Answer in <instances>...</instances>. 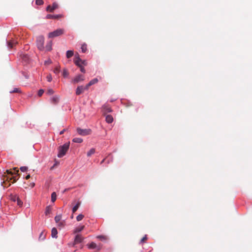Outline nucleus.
I'll use <instances>...</instances> for the list:
<instances>
[{
  "label": "nucleus",
  "instance_id": "f257e3e1",
  "mask_svg": "<svg viewBox=\"0 0 252 252\" xmlns=\"http://www.w3.org/2000/svg\"><path fill=\"white\" fill-rule=\"evenodd\" d=\"M18 172L19 170L17 167L6 170L2 175V177L3 178V181L1 182V186L3 188H7L11 185L10 183H9V182H11L12 183L16 182L18 180Z\"/></svg>",
  "mask_w": 252,
  "mask_h": 252
},
{
  "label": "nucleus",
  "instance_id": "f03ea898",
  "mask_svg": "<svg viewBox=\"0 0 252 252\" xmlns=\"http://www.w3.org/2000/svg\"><path fill=\"white\" fill-rule=\"evenodd\" d=\"M70 146V142H67L65 144H64L62 146H60L58 147V158H62L63 157L67 152V151L69 149Z\"/></svg>",
  "mask_w": 252,
  "mask_h": 252
},
{
  "label": "nucleus",
  "instance_id": "7ed1b4c3",
  "mask_svg": "<svg viewBox=\"0 0 252 252\" xmlns=\"http://www.w3.org/2000/svg\"><path fill=\"white\" fill-rule=\"evenodd\" d=\"M44 37L43 35H39L36 38V46L40 50H43L44 49Z\"/></svg>",
  "mask_w": 252,
  "mask_h": 252
},
{
  "label": "nucleus",
  "instance_id": "20e7f679",
  "mask_svg": "<svg viewBox=\"0 0 252 252\" xmlns=\"http://www.w3.org/2000/svg\"><path fill=\"white\" fill-rule=\"evenodd\" d=\"M64 33V30L62 29H57L48 34L49 38H53L62 35Z\"/></svg>",
  "mask_w": 252,
  "mask_h": 252
},
{
  "label": "nucleus",
  "instance_id": "39448f33",
  "mask_svg": "<svg viewBox=\"0 0 252 252\" xmlns=\"http://www.w3.org/2000/svg\"><path fill=\"white\" fill-rule=\"evenodd\" d=\"M77 133L81 135L85 136L90 134L91 130L90 129H81L80 128H77Z\"/></svg>",
  "mask_w": 252,
  "mask_h": 252
},
{
  "label": "nucleus",
  "instance_id": "423d86ee",
  "mask_svg": "<svg viewBox=\"0 0 252 252\" xmlns=\"http://www.w3.org/2000/svg\"><path fill=\"white\" fill-rule=\"evenodd\" d=\"M84 80V76L83 75H78L72 80V83L76 84Z\"/></svg>",
  "mask_w": 252,
  "mask_h": 252
},
{
  "label": "nucleus",
  "instance_id": "0eeeda50",
  "mask_svg": "<svg viewBox=\"0 0 252 252\" xmlns=\"http://www.w3.org/2000/svg\"><path fill=\"white\" fill-rule=\"evenodd\" d=\"M58 7L59 5L58 3L56 2H54L52 6L51 5H48L46 7V11L50 12H53L54 10L58 8Z\"/></svg>",
  "mask_w": 252,
  "mask_h": 252
},
{
  "label": "nucleus",
  "instance_id": "6e6552de",
  "mask_svg": "<svg viewBox=\"0 0 252 252\" xmlns=\"http://www.w3.org/2000/svg\"><path fill=\"white\" fill-rule=\"evenodd\" d=\"M86 89V86H78L76 91V94L79 95L84 93L85 90H87Z\"/></svg>",
  "mask_w": 252,
  "mask_h": 252
},
{
  "label": "nucleus",
  "instance_id": "1a4fd4ad",
  "mask_svg": "<svg viewBox=\"0 0 252 252\" xmlns=\"http://www.w3.org/2000/svg\"><path fill=\"white\" fill-rule=\"evenodd\" d=\"M81 62H82V60L79 58V55L77 54V55H75V58L74 60V63L77 66H78L79 67V66H80L81 65H82Z\"/></svg>",
  "mask_w": 252,
  "mask_h": 252
},
{
  "label": "nucleus",
  "instance_id": "9d476101",
  "mask_svg": "<svg viewBox=\"0 0 252 252\" xmlns=\"http://www.w3.org/2000/svg\"><path fill=\"white\" fill-rule=\"evenodd\" d=\"M17 44H18V42L14 39L7 41V46L9 48H13Z\"/></svg>",
  "mask_w": 252,
  "mask_h": 252
},
{
  "label": "nucleus",
  "instance_id": "9b49d317",
  "mask_svg": "<svg viewBox=\"0 0 252 252\" xmlns=\"http://www.w3.org/2000/svg\"><path fill=\"white\" fill-rule=\"evenodd\" d=\"M102 111H103V113L105 114L107 113L112 112V109L109 107V105L105 104L102 106Z\"/></svg>",
  "mask_w": 252,
  "mask_h": 252
},
{
  "label": "nucleus",
  "instance_id": "f8f14e48",
  "mask_svg": "<svg viewBox=\"0 0 252 252\" xmlns=\"http://www.w3.org/2000/svg\"><path fill=\"white\" fill-rule=\"evenodd\" d=\"M62 17V15L61 14H58V15H51V14H48L46 15V18L47 19H59Z\"/></svg>",
  "mask_w": 252,
  "mask_h": 252
},
{
  "label": "nucleus",
  "instance_id": "ddd939ff",
  "mask_svg": "<svg viewBox=\"0 0 252 252\" xmlns=\"http://www.w3.org/2000/svg\"><path fill=\"white\" fill-rule=\"evenodd\" d=\"M98 82V79L97 78H94L91 80L89 83L86 85V89H89V87L92 85Z\"/></svg>",
  "mask_w": 252,
  "mask_h": 252
},
{
  "label": "nucleus",
  "instance_id": "4468645a",
  "mask_svg": "<svg viewBox=\"0 0 252 252\" xmlns=\"http://www.w3.org/2000/svg\"><path fill=\"white\" fill-rule=\"evenodd\" d=\"M83 240V237L80 234H78L76 236L74 243L75 244H78L81 243Z\"/></svg>",
  "mask_w": 252,
  "mask_h": 252
},
{
  "label": "nucleus",
  "instance_id": "2eb2a0df",
  "mask_svg": "<svg viewBox=\"0 0 252 252\" xmlns=\"http://www.w3.org/2000/svg\"><path fill=\"white\" fill-rule=\"evenodd\" d=\"M58 231L56 228L54 227L52 228L51 231V235L53 238H57L58 237Z\"/></svg>",
  "mask_w": 252,
  "mask_h": 252
},
{
  "label": "nucleus",
  "instance_id": "dca6fc26",
  "mask_svg": "<svg viewBox=\"0 0 252 252\" xmlns=\"http://www.w3.org/2000/svg\"><path fill=\"white\" fill-rule=\"evenodd\" d=\"M106 121L107 123L110 124L112 123L113 121V118L110 115H108L106 116L105 118Z\"/></svg>",
  "mask_w": 252,
  "mask_h": 252
},
{
  "label": "nucleus",
  "instance_id": "f3484780",
  "mask_svg": "<svg viewBox=\"0 0 252 252\" xmlns=\"http://www.w3.org/2000/svg\"><path fill=\"white\" fill-rule=\"evenodd\" d=\"M52 41H49L45 47L46 51H50L52 50Z\"/></svg>",
  "mask_w": 252,
  "mask_h": 252
},
{
  "label": "nucleus",
  "instance_id": "a211bd4d",
  "mask_svg": "<svg viewBox=\"0 0 252 252\" xmlns=\"http://www.w3.org/2000/svg\"><path fill=\"white\" fill-rule=\"evenodd\" d=\"M51 100L52 103L56 104L59 101V97L58 96H54L51 98Z\"/></svg>",
  "mask_w": 252,
  "mask_h": 252
},
{
  "label": "nucleus",
  "instance_id": "6ab92c4d",
  "mask_svg": "<svg viewBox=\"0 0 252 252\" xmlns=\"http://www.w3.org/2000/svg\"><path fill=\"white\" fill-rule=\"evenodd\" d=\"M46 232L44 231H42L39 236V240H44L45 239L46 237Z\"/></svg>",
  "mask_w": 252,
  "mask_h": 252
},
{
  "label": "nucleus",
  "instance_id": "aec40b11",
  "mask_svg": "<svg viewBox=\"0 0 252 252\" xmlns=\"http://www.w3.org/2000/svg\"><path fill=\"white\" fill-rule=\"evenodd\" d=\"M81 204V202L80 201H78L76 204L72 208V213H74L78 209L80 205Z\"/></svg>",
  "mask_w": 252,
  "mask_h": 252
},
{
  "label": "nucleus",
  "instance_id": "412c9836",
  "mask_svg": "<svg viewBox=\"0 0 252 252\" xmlns=\"http://www.w3.org/2000/svg\"><path fill=\"white\" fill-rule=\"evenodd\" d=\"M73 54H74V53H73V51L68 50L66 53V58L68 59L71 58V57L73 56Z\"/></svg>",
  "mask_w": 252,
  "mask_h": 252
},
{
  "label": "nucleus",
  "instance_id": "4be33fe9",
  "mask_svg": "<svg viewBox=\"0 0 252 252\" xmlns=\"http://www.w3.org/2000/svg\"><path fill=\"white\" fill-rule=\"evenodd\" d=\"M81 51L83 53H86L87 51V45L83 43L81 46Z\"/></svg>",
  "mask_w": 252,
  "mask_h": 252
},
{
  "label": "nucleus",
  "instance_id": "5701e85b",
  "mask_svg": "<svg viewBox=\"0 0 252 252\" xmlns=\"http://www.w3.org/2000/svg\"><path fill=\"white\" fill-rule=\"evenodd\" d=\"M84 225L79 226L75 228L74 233H78L81 231L84 228Z\"/></svg>",
  "mask_w": 252,
  "mask_h": 252
},
{
  "label": "nucleus",
  "instance_id": "b1692460",
  "mask_svg": "<svg viewBox=\"0 0 252 252\" xmlns=\"http://www.w3.org/2000/svg\"><path fill=\"white\" fill-rule=\"evenodd\" d=\"M51 211H52V209L50 206L46 207L45 212V215L46 216L49 215L51 213Z\"/></svg>",
  "mask_w": 252,
  "mask_h": 252
},
{
  "label": "nucleus",
  "instance_id": "393cba45",
  "mask_svg": "<svg viewBox=\"0 0 252 252\" xmlns=\"http://www.w3.org/2000/svg\"><path fill=\"white\" fill-rule=\"evenodd\" d=\"M73 142L77 143H81L83 142V139L81 138L76 137L73 139Z\"/></svg>",
  "mask_w": 252,
  "mask_h": 252
},
{
  "label": "nucleus",
  "instance_id": "a878e982",
  "mask_svg": "<svg viewBox=\"0 0 252 252\" xmlns=\"http://www.w3.org/2000/svg\"><path fill=\"white\" fill-rule=\"evenodd\" d=\"M57 195L55 192H53L51 194V201L53 202H54L56 200Z\"/></svg>",
  "mask_w": 252,
  "mask_h": 252
},
{
  "label": "nucleus",
  "instance_id": "bb28decb",
  "mask_svg": "<svg viewBox=\"0 0 252 252\" xmlns=\"http://www.w3.org/2000/svg\"><path fill=\"white\" fill-rule=\"evenodd\" d=\"M95 153V149L94 148H92L88 153H87V156L90 157L93 154H94Z\"/></svg>",
  "mask_w": 252,
  "mask_h": 252
},
{
  "label": "nucleus",
  "instance_id": "cd10ccee",
  "mask_svg": "<svg viewBox=\"0 0 252 252\" xmlns=\"http://www.w3.org/2000/svg\"><path fill=\"white\" fill-rule=\"evenodd\" d=\"M61 219H62L61 215L56 216L55 217V220L56 223H58L61 221Z\"/></svg>",
  "mask_w": 252,
  "mask_h": 252
},
{
  "label": "nucleus",
  "instance_id": "c85d7f7f",
  "mask_svg": "<svg viewBox=\"0 0 252 252\" xmlns=\"http://www.w3.org/2000/svg\"><path fill=\"white\" fill-rule=\"evenodd\" d=\"M89 248L91 249H94L96 248V244L94 242H92L89 245Z\"/></svg>",
  "mask_w": 252,
  "mask_h": 252
},
{
  "label": "nucleus",
  "instance_id": "c756f323",
  "mask_svg": "<svg viewBox=\"0 0 252 252\" xmlns=\"http://www.w3.org/2000/svg\"><path fill=\"white\" fill-rule=\"evenodd\" d=\"M10 93H21V91L19 88H15L13 90L10 91Z\"/></svg>",
  "mask_w": 252,
  "mask_h": 252
},
{
  "label": "nucleus",
  "instance_id": "7c9ffc66",
  "mask_svg": "<svg viewBox=\"0 0 252 252\" xmlns=\"http://www.w3.org/2000/svg\"><path fill=\"white\" fill-rule=\"evenodd\" d=\"M68 72L67 69H64L63 72V75L64 77H67L68 76Z\"/></svg>",
  "mask_w": 252,
  "mask_h": 252
},
{
  "label": "nucleus",
  "instance_id": "2f4dec72",
  "mask_svg": "<svg viewBox=\"0 0 252 252\" xmlns=\"http://www.w3.org/2000/svg\"><path fill=\"white\" fill-rule=\"evenodd\" d=\"M35 3L37 5H41L43 4L44 1L43 0H36Z\"/></svg>",
  "mask_w": 252,
  "mask_h": 252
},
{
  "label": "nucleus",
  "instance_id": "473e14b6",
  "mask_svg": "<svg viewBox=\"0 0 252 252\" xmlns=\"http://www.w3.org/2000/svg\"><path fill=\"white\" fill-rule=\"evenodd\" d=\"M84 215L82 214H80L76 217V220L78 221H81L84 218Z\"/></svg>",
  "mask_w": 252,
  "mask_h": 252
},
{
  "label": "nucleus",
  "instance_id": "72a5a7b5",
  "mask_svg": "<svg viewBox=\"0 0 252 252\" xmlns=\"http://www.w3.org/2000/svg\"><path fill=\"white\" fill-rule=\"evenodd\" d=\"M147 236L146 235H145L140 240V243H145L147 240Z\"/></svg>",
  "mask_w": 252,
  "mask_h": 252
},
{
  "label": "nucleus",
  "instance_id": "f704fd0d",
  "mask_svg": "<svg viewBox=\"0 0 252 252\" xmlns=\"http://www.w3.org/2000/svg\"><path fill=\"white\" fill-rule=\"evenodd\" d=\"M60 66H58L54 69V72L56 74H58L60 72Z\"/></svg>",
  "mask_w": 252,
  "mask_h": 252
},
{
  "label": "nucleus",
  "instance_id": "c9c22d12",
  "mask_svg": "<svg viewBox=\"0 0 252 252\" xmlns=\"http://www.w3.org/2000/svg\"><path fill=\"white\" fill-rule=\"evenodd\" d=\"M58 226H60L61 227H63L65 225L64 221H60V222H58Z\"/></svg>",
  "mask_w": 252,
  "mask_h": 252
},
{
  "label": "nucleus",
  "instance_id": "e433bc0d",
  "mask_svg": "<svg viewBox=\"0 0 252 252\" xmlns=\"http://www.w3.org/2000/svg\"><path fill=\"white\" fill-rule=\"evenodd\" d=\"M54 93V92L53 90H52V89H48L47 92V94L49 95L53 94Z\"/></svg>",
  "mask_w": 252,
  "mask_h": 252
},
{
  "label": "nucleus",
  "instance_id": "4c0bfd02",
  "mask_svg": "<svg viewBox=\"0 0 252 252\" xmlns=\"http://www.w3.org/2000/svg\"><path fill=\"white\" fill-rule=\"evenodd\" d=\"M44 91L42 89H40L38 91V95L39 96H42V95L44 93Z\"/></svg>",
  "mask_w": 252,
  "mask_h": 252
},
{
  "label": "nucleus",
  "instance_id": "58836bf2",
  "mask_svg": "<svg viewBox=\"0 0 252 252\" xmlns=\"http://www.w3.org/2000/svg\"><path fill=\"white\" fill-rule=\"evenodd\" d=\"M20 170L22 172H25L28 170V167L26 166H22L20 167Z\"/></svg>",
  "mask_w": 252,
  "mask_h": 252
},
{
  "label": "nucleus",
  "instance_id": "ea45409f",
  "mask_svg": "<svg viewBox=\"0 0 252 252\" xmlns=\"http://www.w3.org/2000/svg\"><path fill=\"white\" fill-rule=\"evenodd\" d=\"M97 238L100 239L101 240H106V237L103 235H99L97 237Z\"/></svg>",
  "mask_w": 252,
  "mask_h": 252
},
{
  "label": "nucleus",
  "instance_id": "a19ab883",
  "mask_svg": "<svg viewBox=\"0 0 252 252\" xmlns=\"http://www.w3.org/2000/svg\"><path fill=\"white\" fill-rule=\"evenodd\" d=\"M17 204L18 205H19V206H21L23 203L19 199L18 197H17Z\"/></svg>",
  "mask_w": 252,
  "mask_h": 252
},
{
  "label": "nucleus",
  "instance_id": "79ce46f5",
  "mask_svg": "<svg viewBox=\"0 0 252 252\" xmlns=\"http://www.w3.org/2000/svg\"><path fill=\"white\" fill-rule=\"evenodd\" d=\"M46 78L48 82H51L52 80V77L51 75H48Z\"/></svg>",
  "mask_w": 252,
  "mask_h": 252
},
{
  "label": "nucleus",
  "instance_id": "37998d69",
  "mask_svg": "<svg viewBox=\"0 0 252 252\" xmlns=\"http://www.w3.org/2000/svg\"><path fill=\"white\" fill-rule=\"evenodd\" d=\"M22 58L23 60H25V61H26L29 59V57L27 56V55H24Z\"/></svg>",
  "mask_w": 252,
  "mask_h": 252
},
{
  "label": "nucleus",
  "instance_id": "c03bdc74",
  "mask_svg": "<svg viewBox=\"0 0 252 252\" xmlns=\"http://www.w3.org/2000/svg\"><path fill=\"white\" fill-rule=\"evenodd\" d=\"M80 68V71L82 72L85 73V69L84 67L82 66V65H81L80 66H79Z\"/></svg>",
  "mask_w": 252,
  "mask_h": 252
},
{
  "label": "nucleus",
  "instance_id": "a18cd8bd",
  "mask_svg": "<svg viewBox=\"0 0 252 252\" xmlns=\"http://www.w3.org/2000/svg\"><path fill=\"white\" fill-rule=\"evenodd\" d=\"M59 162L58 161H56V163L54 164V165L51 168V169H53L56 166L58 165Z\"/></svg>",
  "mask_w": 252,
  "mask_h": 252
},
{
  "label": "nucleus",
  "instance_id": "49530a36",
  "mask_svg": "<svg viewBox=\"0 0 252 252\" xmlns=\"http://www.w3.org/2000/svg\"><path fill=\"white\" fill-rule=\"evenodd\" d=\"M81 64H83L84 65H87V62L85 61V60H82V62H81Z\"/></svg>",
  "mask_w": 252,
  "mask_h": 252
},
{
  "label": "nucleus",
  "instance_id": "de8ad7c7",
  "mask_svg": "<svg viewBox=\"0 0 252 252\" xmlns=\"http://www.w3.org/2000/svg\"><path fill=\"white\" fill-rule=\"evenodd\" d=\"M66 130V129H63V130L60 131V134H63Z\"/></svg>",
  "mask_w": 252,
  "mask_h": 252
},
{
  "label": "nucleus",
  "instance_id": "09e8293b",
  "mask_svg": "<svg viewBox=\"0 0 252 252\" xmlns=\"http://www.w3.org/2000/svg\"><path fill=\"white\" fill-rule=\"evenodd\" d=\"M30 178V175H29H29H28L27 176H26V180H28V179H29Z\"/></svg>",
  "mask_w": 252,
  "mask_h": 252
},
{
  "label": "nucleus",
  "instance_id": "8fccbe9b",
  "mask_svg": "<svg viewBox=\"0 0 252 252\" xmlns=\"http://www.w3.org/2000/svg\"><path fill=\"white\" fill-rule=\"evenodd\" d=\"M104 160H105V159H103L101 161V163H101V164H102V163L104 162Z\"/></svg>",
  "mask_w": 252,
  "mask_h": 252
},
{
  "label": "nucleus",
  "instance_id": "3c124183",
  "mask_svg": "<svg viewBox=\"0 0 252 252\" xmlns=\"http://www.w3.org/2000/svg\"><path fill=\"white\" fill-rule=\"evenodd\" d=\"M73 215H72V216H71V218H73Z\"/></svg>",
  "mask_w": 252,
  "mask_h": 252
},
{
  "label": "nucleus",
  "instance_id": "603ef678",
  "mask_svg": "<svg viewBox=\"0 0 252 252\" xmlns=\"http://www.w3.org/2000/svg\"><path fill=\"white\" fill-rule=\"evenodd\" d=\"M51 63V61H49V63Z\"/></svg>",
  "mask_w": 252,
  "mask_h": 252
}]
</instances>
